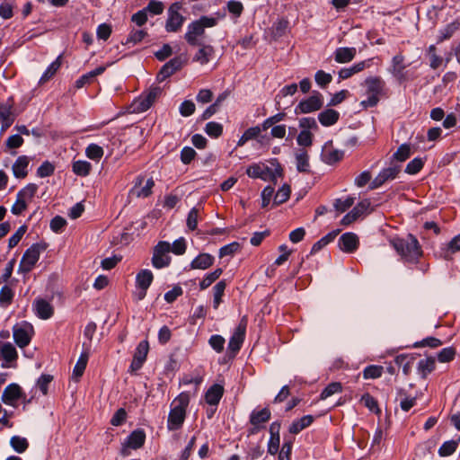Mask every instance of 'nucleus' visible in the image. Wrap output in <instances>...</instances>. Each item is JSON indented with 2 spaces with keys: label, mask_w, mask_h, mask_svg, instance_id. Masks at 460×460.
<instances>
[{
  "label": "nucleus",
  "mask_w": 460,
  "mask_h": 460,
  "mask_svg": "<svg viewBox=\"0 0 460 460\" xmlns=\"http://www.w3.org/2000/svg\"><path fill=\"white\" fill-rule=\"evenodd\" d=\"M155 186V181L153 178H149L146 180V184L141 187L139 190H136V195L141 198H147L152 194V189Z\"/></svg>",
  "instance_id": "0e129e2a"
},
{
  "label": "nucleus",
  "mask_w": 460,
  "mask_h": 460,
  "mask_svg": "<svg viewBox=\"0 0 460 460\" xmlns=\"http://www.w3.org/2000/svg\"><path fill=\"white\" fill-rule=\"evenodd\" d=\"M291 189L288 184H284L275 194L273 202L275 205H280L286 202L290 196Z\"/></svg>",
  "instance_id": "49530a36"
},
{
  "label": "nucleus",
  "mask_w": 460,
  "mask_h": 460,
  "mask_svg": "<svg viewBox=\"0 0 460 460\" xmlns=\"http://www.w3.org/2000/svg\"><path fill=\"white\" fill-rule=\"evenodd\" d=\"M435 359L433 358H427L421 359L418 363V371L422 377H426L435 369Z\"/></svg>",
  "instance_id": "58836bf2"
},
{
  "label": "nucleus",
  "mask_w": 460,
  "mask_h": 460,
  "mask_svg": "<svg viewBox=\"0 0 460 460\" xmlns=\"http://www.w3.org/2000/svg\"><path fill=\"white\" fill-rule=\"evenodd\" d=\"M33 308L38 317L43 320L50 318L54 314L52 305L43 298H37L33 303Z\"/></svg>",
  "instance_id": "b1692460"
},
{
  "label": "nucleus",
  "mask_w": 460,
  "mask_h": 460,
  "mask_svg": "<svg viewBox=\"0 0 460 460\" xmlns=\"http://www.w3.org/2000/svg\"><path fill=\"white\" fill-rule=\"evenodd\" d=\"M314 79L319 86L325 87L332 82V76L331 74L325 73L323 70H318L315 73Z\"/></svg>",
  "instance_id": "69168bd1"
},
{
  "label": "nucleus",
  "mask_w": 460,
  "mask_h": 460,
  "mask_svg": "<svg viewBox=\"0 0 460 460\" xmlns=\"http://www.w3.org/2000/svg\"><path fill=\"white\" fill-rule=\"evenodd\" d=\"M226 288V280H220L213 288V307L217 309L219 305L222 303V296H224L225 289Z\"/></svg>",
  "instance_id": "e433bc0d"
},
{
  "label": "nucleus",
  "mask_w": 460,
  "mask_h": 460,
  "mask_svg": "<svg viewBox=\"0 0 460 460\" xmlns=\"http://www.w3.org/2000/svg\"><path fill=\"white\" fill-rule=\"evenodd\" d=\"M384 367L377 365L367 366L363 371V377L365 379L378 378L383 374Z\"/></svg>",
  "instance_id": "de8ad7c7"
},
{
  "label": "nucleus",
  "mask_w": 460,
  "mask_h": 460,
  "mask_svg": "<svg viewBox=\"0 0 460 460\" xmlns=\"http://www.w3.org/2000/svg\"><path fill=\"white\" fill-rule=\"evenodd\" d=\"M53 376L50 375H42L37 381V386L43 395L48 394L49 385L52 382Z\"/></svg>",
  "instance_id": "338daca9"
},
{
  "label": "nucleus",
  "mask_w": 460,
  "mask_h": 460,
  "mask_svg": "<svg viewBox=\"0 0 460 460\" xmlns=\"http://www.w3.org/2000/svg\"><path fill=\"white\" fill-rule=\"evenodd\" d=\"M61 66V57L59 56L55 61H53L46 69L44 74L40 79V84H45L50 80Z\"/></svg>",
  "instance_id": "4c0bfd02"
},
{
  "label": "nucleus",
  "mask_w": 460,
  "mask_h": 460,
  "mask_svg": "<svg viewBox=\"0 0 460 460\" xmlns=\"http://www.w3.org/2000/svg\"><path fill=\"white\" fill-rule=\"evenodd\" d=\"M247 327V318L243 316L237 327L235 328L232 337L230 338L228 343V349L231 350L234 354L239 351L241 346L244 341L245 332Z\"/></svg>",
  "instance_id": "dca6fc26"
},
{
  "label": "nucleus",
  "mask_w": 460,
  "mask_h": 460,
  "mask_svg": "<svg viewBox=\"0 0 460 460\" xmlns=\"http://www.w3.org/2000/svg\"><path fill=\"white\" fill-rule=\"evenodd\" d=\"M391 243L405 261L417 262L422 256L421 246L412 234H408L405 238H394Z\"/></svg>",
  "instance_id": "f257e3e1"
},
{
  "label": "nucleus",
  "mask_w": 460,
  "mask_h": 460,
  "mask_svg": "<svg viewBox=\"0 0 460 460\" xmlns=\"http://www.w3.org/2000/svg\"><path fill=\"white\" fill-rule=\"evenodd\" d=\"M361 402L369 409L372 412L379 413L380 409L378 407L377 401L369 394H365L361 397Z\"/></svg>",
  "instance_id": "4d7b16f0"
},
{
  "label": "nucleus",
  "mask_w": 460,
  "mask_h": 460,
  "mask_svg": "<svg viewBox=\"0 0 460 460\" xmlns=\"http://www.w3.org/2000/svg\"><path fill=\"white\" fill-rule=\"evenodd\" d=\"M171 252V244L168 242H159L155 249L152 257V264L156 269L167 267L171 262L168 253Z\"/></svg>",
  "instance_id": "9b49d317"
},
{
  "label": "nucleus",
  "mask_w": 460,
  "mask_h": 460,
  "mask_svg": "<svg viewBox=\"0 0 460 460\" xmlns=\"http://www.w3.org/2000/svg\"><path fill=\"white\" fill-rule=\"evenodd\" d=\"M270 416L271 412L268 408L252 411L250 423L252 425V429H251L250 433H257L262 428V425L270 420Z\"/></svg>",
  "instance_id": "aec40b11"
},
{
  "label": "nucleus",
  "mask_w": 460,
  "mask_h": 460,
  "mask_svg": "<svg viewBox=\"0 0 460 460\" xmlns=\"http://www.w3.org/2000/svg\"><path fill=\"white\" fill-rule=\"evenodd\" d=\"M339 118V112L332 109L325 110L318 115L320 123L324 127L334 125L338 121Z\"/></svg>",
  "instance_id": "72a5a7b5"
},
{
  "label": "nucleus",
  "mask_w": 460,
  "mask_h": 460,
  "mask_svg": "<svg viewBox=\"0 0 460 460\" xmlns=\"http://www.w3.org/2000/svg\"><path fill=\"white\" fill-rule=\"evenodd\" d=\"M296 141L301 146H311L313 144V134L309 130H301L296 137Z\"/></svg>",
  "instance_id": "680f3d73"
},
{
  "label": "nucleus",
  "mask_w": 460,
  "mask_h": 460,
  "mask_svg": "<svg viewBox=\"0 0 460 460\" xmlns=\"http://www.w3.org/2000/svg\"><path fill=\"white\" fill-rule=\"evenodd\" d=\"M37 190L38 186L35 183H29L19 190L11 208L12 213L16 216L22 214L27 209L28 204L32 201Z\"/></svg>",
  "instance_id": "423d86ee"
},
{
  "label": "nucleus",
  "mask_w": 460,
  "mask_h": 460,
  "mask_svg": "<svg viewBox=\"0 0 460 460\" xmlns=\"http://www.w3.org/2000/svg\"><path fill=\"white\" fill-rule=\"evenodd\" d=\"M323 104V95L314 92L309 98L301 101L296 107V113H310L316 111L322 108Z\"/></svg>",
  "instance_id": "4468645a"
},
{
  "label": "nucleus",
  "mask_w": 460,
  "mask_h": 460,
  "mask_svg": "<svg viewBox=\"0 0 460 460\" xmlns=\"http://www.w3.org/2000/svg\"><path fill=\"white\" fill-rule=\"evenodd\" d=\"M1 400L4 404L12 407H16L19 401H22L25 404L31 402V400L27 399L22 387L15 383L10 384L4 388Z\"/></svg>",
  "instance_id": "0eeeda50"
},
{
  "label": "nucleus",
  "mask_w": 460,
  "mask_h": 460,
  "mask_svg": "<svg viewBox=\"0 0 460 460\" xmlns=\"http://www.w3.org/2000/svg\"><path fill=\"white\" fill-rule=\"evenodd\" d=\"M33 335L34 328L31 323L27 322L17 323L13 328V337L14 342L21 349H23L30 344Z\"/></svg>",
  "instance_id": "9d476101"
},
{
  "label": "nucleus",
  "mask_w": 460,
  "mask_h": 460,
  "mask_svg": "<svg viewBox=\"0 0 460 460\" xmlns=\"http://www.w3.org/2000/svg\"><path fill=\"white\" fill-rule=\"evenodd\" d=\"M217 22V21L214 17L201 16L188 25L184 39L190 46L200 45V40L205 35V29L214 27Z\"/></svg>",
  "instance_id": "7ed1b4c3"
},
{
  "label": "nucleus",
  "mask_w": 460,
  "mask_h": 460,
  "mask_svg": "<svg viewBox=\"0 0 460 460\" xmlns=\"http://www.w3.org/2000/svg\"><path fill=\"white\" fill-rule=\"evenodd\" d=\"M154 276L149 270H141L136 276V286L137 291L136 296L137 300H142L146 297V291L152 284Z\"/></svg>",
  "instance_id": "2eb2a0df"
},
{
  "label": "nucleus",
  "mask_w": 460,
  "mask_h": 460,
  "mask_svg": "<svg viewBox=\"0 0 460 460\" xmlns=\"http://www.w3.org/2000/svg\"><path fill=\"white\" fill-rule=\"evenodd\" d=\"M54 165L49 162L46 161L38 168L37 174L39 177L44 178L52 175L54 173Z\"/></svg>",
  "instance_id": "774afa93"
},
{
  "label": "nucleus",
  "mask_w": 460,
  "mask_h": 460,
  "mask_svg": "<svg viewBox=\"0 0 460 460\" xmlns=\"http://www.w3.org/2000/svg\"><path fill=\"white\" fill-rule=\"evenodd\" d=\"M406 66L405 57L402 52H400L392 58L389 71L396 80L402 83L407 80V76L404 72Z\"/></svg>",
  "instance_id": "6ab92c4d"
},
{
  "label": "nucleus",
  "mask_w": 460,
  "mask_h": 460,
  "mask_svg": "<svg viewBox=\"0 0 460 460\" xmlns=\"http://www.w3.org/2000/svg\"><path fill=\"white\" fill-rule=\"evenodd\" d=\"M214 257L209 253H200L190 264L191 270H207L214 263Z\"/></svg>",
  "instance_id": "cd10ccee"
},
{
  "label": "nucleus",
  "mask_w": 460,
  "mask_h": 460,
  "mask_svg": "<svg viewBox=\"0 0 460 460\" xmlns=\"http://www.w3.org/2000/svg\"><path fill=\"white\" fill-rule=\"evenodd\" d=\"M13 100L9 99L6 102H0V120L2 121V130H5L14 121L13 114Z\"/></svg>",
  "instance_id": "5701e85b"
},
{
  "label": "nucleus",
  "mask_w": 460,
  "mask_h": 460,
  "mask_svg": "<svg viewBox=\"0 0 460 460\" xmlns=\"http://www.w3.org/2000/svg\"><path fill=\"white\" fill-rule=\"evenodd\" d=\"M355 199L352 197H347L346 199H337L334 202V208L339 213H343L350 207L353 206Z\"/></svg>",
  "instance_id": "864d4df0"
},
{
  "label": "nucleus",
  "mask_w": 460,
  "mask_h": 460,
  "mask_svg": "<svg viewBox=\"0 0 460 460\" xmlns=\"http://www.w3.org/2000/svg\"><path fill=\"white\" fill-rule=\"evenodd\" d=\"M456 349L453 347L444 348L438 354V359L439 362L446 363L454 359Z\"/></svg>",
  "instance_id": "e2e57ef3"
},
{
  "label": "nucleus",
  "mask_w": 460,
  "mask_h": 460,
  "mask_svg": "<svg viewBox=\"0 0 460 460\" xmlns=\"http://www.w3.org/2000/svg\"><path fill=\"white\" fill-rule=\"evenodd\" d=\"M105 69H106V67L102 66H98L97 68H95L94 70H93L89 73L83 75L81 77H79L75 81V86L77 89H80V88L84 87L85 84H91L93 82V78L97 75H102L105 71Z\"/></svg>",
  "instance_id": "473e14b6"
},
{
  "label": "nucleus",
  "mask_w": 460,
  "mask_h": 460,
  "mask_svg": "<svg viewBox=\"0 0 460 460\" xmlns=\"http://www.w3.org/2000/svg\"><path fill=\"white\" fill-rule=\"evenodd\" d=\"M459 443L460 438L457 440H448L444 442L438 449L439 456L444 457L451 456L456 452Z\"/></svg>",
  "instance_id": "37998d69"
},
{
  "label": "nucleus",
  "mask_w": 460,
  "mask_h": 460,
  "mask_svg": "<svg viewBox=\"0 0 460 460\" xmlns=\"http://www.w3.org/2000/svg\"><path fill=\"white\" fill-rule=\"evenodd\" d=\"M296 166L299 172H310L309 155L307 151L299 149L296 153Z\"/></svg>",
  "instance_id": "7c9ffc66"
},
{
  "label": "nucleus",
  "mask_w": 460,
  "mask_h": 460,
  "mask_svg": "<svg viewBox=\"0 0 460 460\" xmlns=\"http://www.w3.org/2000/svg\"><path fill=\"white\" fill-rule=\"evenodd\" d=\"M314 421V417L312 415H305L292 422L289 427V432L292 434H297L304 429L309 427Z\"/></svg>",
  "instance_id": "f704fd0d"
},
{
  "label": "nucleus",
  "mask_w": 460,
  "mask_h": 460,
  "mask_svg": "<svg viewBox=\"0 0 460 460\" xmlns=\"http://www.w3.org/2000/svg\"><path fill=\"white\" fill-rule=\"evenodd\" d=\"M13 289L7 285L4 286L0 290V304L4 307L8 306L13 302Z\"/></svg>",
  "instance_id": "09e8293b"
},
{
  "label": "nucleus",
  "mask_w": 460,
  "mask_h": 460,
  "mask_svg": "<svg viewBox=\"0 0 460 460\" xmlns=\"http://www.w3.org/2000/svg\"><path fill=\"white\" fill-rule=\"evenodd\" d=\"M10 445L19 454L24 453L29 447L28 440L20 436H13L10 439Z\"/></svg>",
  "instance_id": "a19ab883"
},
{
  "label": "nucleus",
  "mask_w": 460,
  "mask_h": 460,
  "mask_svg": "<svg viewBox=\"0 0 460 460\" xmlns=\"http://www.w3.org/2000/svg\"><path fill=\"white\" fill-rule=\"evenodd\" d=\"M358 237L354 233H345L339 239L341 250L348 253L355 252L358 249Z\"/></svg>",
  "instance_id": "4be33fe9"
},
{
  "label": "nucleus",
  "mask_w": 460,
  "mask_h": 460,
  "mask_svg": "<svg viewBox=\"0 0 460 460\" xmlns=\"http://www.w3.org/2000/svg\"><path fill=\"white\" fill-rule=\"evenodd\" d=\"M189 403L190 396L185 393L180 394L173 400L167 420V429L169 430H177L182 426Z\"/></svg>",
  "instance_id": "f03ea898"
},
{
  "label": "nucleus",
  "mask_w": 460,
  "mask_h": 460,
  "mask_svg": "<svg viewBox=\"0 0 460 460\" xmlns=\"http://www.w3.org/2000/svg\"><path fill=\"white\" fill-rule=\"evenodd\" d=\"M223 273L222 269H216L214 271L207 274L203 279L199 282V288L201 290L207 289L212 285Z\"/></svg>",
  "instance_id": "c03bdc74"
},
{
  "label": "nucleus",
  "mask_w": 460,
  "mask_h": 460,
  "mask_svg": "<svg viewBox=\"0 0 460 460\" xmlns=\"http://www.w3.org/2000/svg\"><path fill=\"white\" fill-rule=\"evenodd\" d=\"M341 391H342L341 384L340 382H332V383L329 384L323 390V392L320 394V399L321 400H325L328 397H330V396H332V395H333L335 394L341 393Z\"/></svg>",
  "instance_id": "a18cd8bd"
},
{
  "label": "nucleus",
  "mask_w": 460,
  "mask_h": 460,
  "mask_svg": "<svg viewBox=\"0 0 460 460\" xmlns=\"http://www.w3.org/2000/svg\"><path fill=\"white\" fill-rule=\"evenodd\" d=\"M414 360L415 358L411 354H401L394 358L395 364L402 367V372L405 376L411 373Z\"/></svg>",
  "instance_id": "2f4dec72"
},
{
  "label": "nucleus",
  "mask_w": 460,
  "mask_h": 460,
  "mask_svg": "<svg viewBox=\"0 0 460 460\" xmlns=\"http://www.w3.org/2000/svg\"><path fill=\"white\" fill-rule=\"evenodd\" d=\"M371 202L366 199L358 202L350 212L346 214L341 219V224L343 226H349L355 222L360 216L365 213H368L371 209Z\"/></svg>",
  "instance_id": "f3484780"
},
{
  "label": "nucleus",
  "mask_w": 460,
  "mask_h": 460,
  "mask_svg": "<svg viewBox=\"0 0 460 460\" xmlns=\"http://www.w3.org/2000/svg\"><path fill=\"white\" fill-rule=\"evenodd\" d=\"M460 251V234L455 236L447 244V248L443 255L446 260L450 259V255Z\"/></svg>",
  "instance_id": "6e6d98bb"
},
{
  "label": "nucleus",
  "mask_w": 460,
  "mask_h": 460,
  "mask_svg": "<svg viewBox=\"0 0 460 460\" xmlns=\"http://www.w3.org/2000/svg\"><path fill=\"white\" fill-rule=\"evenodd\" d=\"M224 394V387L220 385H213L206 393L205 400L210 405H217L219 403Z\"/></svg>",
  "instance_id": "c756f323"
},
{
  "label": "nucleus",
  "mask_w": 460,
  "mask_h": 460,
  "mask_svg": "<svg viewBox=\"0 0 460 460\" xmlns=\"http://www.w3.org/2000/svg\"><path fill=\"white\" fill-rule=\"evenodd\" d=\"M146 441V433L143 429H136L128 437L124 446L131 449H138L143 447Z\"/></svg>",
  "instance_id": "393cba45"
},
{
  "label": "nucleus",
  "mask_w": 460,
  "mask_h": 460,
  "mask_svg": "<svg viewBox=\"0 0 460 460\" xmlns=\"http://www.w3.org/2000/svg\"><path fill=\"white\" fill-rule=\"evenodd\" d=\"M199 50L193 57V61L199 63L200 65L208 64L214 56L215 49L211 45L201 44L198 45Z\"/></svg>",
  "instance_id": "a878e982"
},
{
  "label": "nucleus",
  "mask_w": 460,
  "mask_h": 460,
  "mask_svg": "<svg viewBox=\"0 0 460 460\" xmlns=\"http://www.w3.org/2000/svg\"><path fill=\"white\" fill-rule=\"evenodd\" d=\"M344 157V152L334 148L332 144L326 143L322 151V159L327 164H333L341 161Z\"/></svg>",
  "instance_id": "412c9836"
},
{
  "label": "nucleus",
  "mask_w": 460,
  "mask_h": 460,
  "mask_svg": "<svg viewBox=\"0 0 460 460\" xmlns=\"http://www.w3.org/2000/svg\"><path fill=\"white\" fill-rule=\"evenodd\" d=\"M30 158L26 155L19 156L13 164V175L18 179H24L28 175Z\"/></svg>",
  "instance_id": "bb28decb"
},
{
  "label": "nucleus",
  "mask_w": 460,
  "mask_h": 460,
  "mask_svg": "<svg viewBox=\"0 0 460 460\" xmlns=\"http://www.w3.org/2000/svg\"><path fill=\"white\" fill-rule=\"evenodd\" d=\"M401 172V165L391 164L384 168L376 178L370 182L369 189L376 190L383 186L385 182L394 180Z\"/></svg>",
  "instance_id": "ddd939ff"
},
{
  "label": "nucleus",
  "mask_w": 460,
  "mask_h": 460,
  "mask_svg": "<svg viewBox=\"0 0 460 460\" xmlns=\"http://www.w3.org/2000/svg\"><path fill=\"white\" fill-rule=\"evenodd\" d=\"M200 218V211L197 208H193L188 214L187 226L190 230L193 231L198 226L199 219Z\"/></svg>",
  "instance_id": "603ef678"
},
{
  "label": "nucleus",
  "mask_w": 460,
  "mask_h": 460,
  "mask_svg": "<svg viewBox=\"0 0 460 460\" xmlns=\"http://www.w3.org/2000/svg\"><path fill=\"white\" fill-rule=\"evenodd\" d=\"M205 131L212 137H218L223 133V126L217 122H208L206 125Z\"/></svg>",
  "instance_id": "052dcab7"
},
{
  "label": "nucleus",
  "mask_w": 460,
  "mask_h": 460,
  "mask_svg": "<svg viewBox=\"0 0 460 460\" xmlns=\"http://www.w3.org/2000/svg\"><path fill=\"white\" fill-rule=\"evenodd\" d=\"M0 350H1V355H2L3 358L6 362L16 361V359L18 358V353H17L15 347L12 343H10V342L3 343Z\"/></svg>",
  "instance_id": "c9c22d12"
},
{
  "label": "nucleus",
  "mask_w": 460,
  "mask_h": 460,
  "mask_svg": "<svg viewBox=\"0 0 460 460\" xmlns=\"http://www.w3.org/2000/svg\"><path fill=\"white\" fill-rule=\"evenodd\" d=\"M339 231H333L332 233H329L328 234H326L325 236H323V238H321L318 242H316L313 247H312V250H311V252H317L318 251H320L323 247H324L325 245H327L329 243L332 242L334 240V238L336 237V235L338 234Z\"/></svg>",
  "instance_id": "8fccbe9b"
},
{
  "label": "nucleus",
  "mask_w": 460,
  "mask_h": 460,
  "mask_svg": "<svg viewBox=\"0 0 460 460\" xmlns=\"http://www.w3.org/2000/svg\"><path fill=\"white\" fill-rule=\"evenodd\" d=\"M357 54L355 48H338L334 51V59L337 63H349L354 59Z\"/></svg>",
  "instance_id": "c85d7f7f"
},
{
  "label": "nucleus",
  "mask_w": 460,
  "mask_h": 460,
  "mask_svg": "<svg viewBox=\"0 0 460 460\" xmlns=\"http://www.w3.org/2000/svg\"><path fill=\"white\" fill-rule=\"evenodd\" d=\"M92 170V164L87 161L78 160L73 163V172L79 176H87Z\"/></svg>",
  "instance_id": "79ce46f5"
},
{
  "label": "nucleus",
  "mask_w": 460,
  "mask_h": 460,
  "mask_svg": "<svg viewBox=\"0 0 460 460\" xmlns=\"http://www.w3.org/2000/svg\"><path fill=\"white\" fill-rule=\"evenodd\" d=\"M45 249L39 243L32 244L25 251L19 264L18 271L21 273L30 272L40 259V252Z\"/></svg>",
  "instance_id": "1a4fd4ad"
},
{
  "label": "nucleus",
  "mask_w": 460,
  "mask_h": 460,
  "mask_svg": "<svg viewBox=\"0 0 460 460\" xmlns=\"http://www.w3.org/2000/svg\"><path fill=\"white\" fill-rule=\"evenodd\" d=\"M424 161L421 158H414L406 165L405 172L408 174H416L422 169Z\"/></svg>",
  "instance_id": "bf43d9fd"
},
{
  "label": "nucleus",
  "mask_w": 460,
  "mask_h": 460,
  "mask_svg": "<svg viewBox=\"0 0 460 460\" xmlns=\"http://www.w3.org/2000/svg\"><path fill=\"white\" fill-rule=\"evenodd\" d=\"M181 9L182 5L178 2L172 4L168 8V17L165 22L167 32H177L181 29L185 22V17L181 13Z\"/></svg>",
  "instance_id": "6e6552de"
},
{
  "label": "nucleus",
  "mask_w": 460,
  "mask_h": 460,
  "mask_svg": "<svg viewBox=\"0 0 460 460\" xmlns=\"http://www.w3.org/2000/svg\"><path fill=\"white\" fill-rule=\"evenodd\" d=\"M241 248V245L237 242H233L229 244H226L220 248L219 250V257L223 258L225 256H233L235 252H237Z\"/></svg>",
  "instance_id": "13d9d810"
},
{
  "label": "nucleus",
  "mask_w": 460,
  "mask_h": 460,
  "mask_svg": "<svg viewBox=\"0 0 460 460\" xmlns=\"http://www.w3.org/2000/svg\"><path fill=\"white\" fill-rule=\"evenodd\" d=\"M367 98L361 102L365 109L376 106L379 102V96L383 93L385 83L379 76H369L365 80Z\"/></svg>",
  "instance_id": "39448f33"
},
{
  "label": "nucleus",
  "mask_w": 460,
  "mask_h": 460,
  "mask_svg": "<svg viewBox=\"0 0 460 460\" xmlns=\"http://www.w3.org/2000/svg\"><path fill=\"white\" fill-rule=\"evenodd\" d=\"M149 351V343L146 340L142 341L138 343L137 347L136 348L132 362L130 364V370L132 372H136L139 370L144 362L146 359L147 354Z\"/></svg>",
  "instance_id": "a211bd4d"
},
{
  "label": "nucleus",
  "mask_w": 460,
  "mask_h": 460,
  "mask_svg": "<svg viewBox=\"0 0 460 460\" xmlns=\"http://www.w3.org/2000/svg\"><path fill=\"white\" fill-rule=\"evenodd\" d=\"M411 155V146L407 144L401 145L396 152L393 155V159L399 161V162H404L406 161Z\"/></svg>",
  "instance_id": "3c124183"
},
{
  "label": "nucleus",
  "mask_w": 460,
  "mask_h": 460,
  "mask_svg": "<svg viewBox=\"0 0 460 460\" xmlns=\"http://www.w3.org/2000/svg\"><path fill=\"white\" fill-rule=\"evenodd\" d=\"M88 358H89V355L87 352H83L80 355V357L74 367V370H73V376L76 380H78L83 376V374L85 370L87 362H88Z\"/></svg>",
  "instance_id": "ea45409f"
},
{
  "label": "nucleus",
  "mask_w": 460,
  "mask_h": 460,
  "mask_svg": "<svg viewBox=\"0 0 460 460\" xmlns=\"http://www.w3.org/2000/svg\"><path fill=\"white\" fill-rule=\"evenodd\" d=\"M85 154L92 160H100L103 155V149L98 145L91 144L86 147Z\"/></svg>",
  "instance_id": "5fc2aeb1"
},
{
  "label": "nucleus",
  "mask_w": 460,
  "mask_h": 460,
  "mask_svg": "<svg viewBox=\"0 0 460 460\" xmlns=\"http://www.w3.org/2000/svg\"><path fill=\"white\" fill-rule=\"evenodd\" d=\"M271 167L265 164H252L246 169V173L249 177L254 179H261L263 181H275L278 177H281L283 169L277 159L270 161Z\"/></svg>",
  "instance_id": "20e7f679"
},
{
  "label": "nucleus",
  "mask_w": 460,
  "mask_h": 460,
  "mask_svg": "<svg viewBox=\"0 0 460 460\" xmlns=\"http://www.w3.org/2000/svg\"><path fill=\"white\" fill-rule=\"evenodd\" d=\"M162 94L159 86L151 87L146 93L134 102V110L137 112L147 111Z\"/></svg>",
  "instance_id": "f8f14e48"
}]
</instances>
